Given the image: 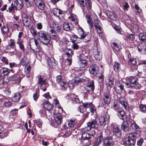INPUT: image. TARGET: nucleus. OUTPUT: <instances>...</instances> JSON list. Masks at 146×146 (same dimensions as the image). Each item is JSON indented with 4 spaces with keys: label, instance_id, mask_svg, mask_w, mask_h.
<instances>
[{
    "label": "nucleus",
    "instance_id": "1",
    "mask_svg": "<svg viewBox=\"0 0 146 146\" xmlns=\"http://www.w3.org/2000/svg\"><path fill=\"white\" fill-rule=\"evenodd\" d=\"M80 7L82 9L84 14L86 15L85 18L87 20V22L89 26L90 29L93 28V25L92 20L91 18L92 14L94 13L92 10V3L91 1H84V0H78Z\"/></svg>",
    "mask_w": 146,
    "mask_h": 146
},
{
    "label": "nucleus",
    "instance_id": "2",
    "mask_svg": "<svg viewBox=\"0 0 146 146\" xmlns=\"http://www.w3.org/2000/svg\"><path fill=\"white\" fill-rule=\"evenodd\" d=\"M109 120L110 117L108 115H104L98 118H96L95 119L87 123V127L85 128V130L89 131L92 128H94L98 125L104 127L109 123Z\"/></svg>",
    "mask_w": 146,
    "mask_h": 146
},
{
    "label": "nucleus",
    "instance_id": "3",
    "mask_svg": "<svg viewBox=\"0 0 146 146\" xmlns=\"http://www.w3.org/2000/svg\"><path fill=\"white\" fill-rule=\"evenodd\" d=\"M62 26L54 22L52 24V27L49 26L47 28L48 31L52 35V38H55L57 35L55 30L57 32H60L62 30Z\"/></svg>",
    "mask_w": 146,
    "mask_h": 146
},
{
    "label": "nucleus",
    "instance_id": "4",
    "mask_svg": "<svg viewBox=\"0 0 146 146\" xmlns=\"http://www.w3.org/2000/svg\"><path fill=\"white\" fill-rule=\"evenodd\" d=\"M38 34L40 42L45 45H48L50 40V37L48 33L45 31H41L38 33Z\"/></svg>",
    "mask_w": 146,
    "mask_h": 146
},
{
    "label": "nucleus",
    "instance_id": "5",
    "mask_svg": "<svg viewBox=\"0 0 146 146\" xmlns=\"http://www.w3.org/2000/svg\"><path fill=\"white\" fill-rule=\"evenodd\" d=\"M135 133L129 134L128 138L124 139L123 141V144L125 146L134 145L136 142V135Z\"/></svg>",
    "mask_w": 146,
    "mask_h": 146
},
{
    "label": "nucleus",
    "instance_id": "6",
    "mask_svg": "<svg viewBox=\"0 0 146 146\" xmlns=\"http://www.w3.org/2000/svg\"><path fill=\"white\" fill-rule=\"evenodd\" d=\"M80 31L79 33V38L84 39V41L87 42L90 41L91 39V36L90 34H86L85 33L83 29L81 28L80 29Z\"/></svg>",
    "mask_w": 146,
    "mask_h": 146
},
{
    "label": "nucleus",
    "instance_id": "7",
    "mask_svg": "<svg viewBox=\"0 0 146 146\" xmlns=\"http://www.w3.org/2000/svg\"><path fill=\"white\" fill-rule=\"evenodd\" d=\"M103 99L105 104L108 105L110 104L111 99V95L109 90H106L103 96Z\"/></svg>",
    "mask_w": 146,
    "mask_h": 146
},
{
    "label": "nucleus",
    "instance_id": "8",
    "mask_svg": "<svg viewBox=\"0 0 146 146\" xmlns=\"http://www.w3.org/2000/svg\"><path fill=\"white\" fill-rule=\"evenodd\" d=\"M30 48L32 50L35 52H39L41 50V48L39 46L37 40L34 39V43H30L29 44Z\"/></svg>",
    "mask_w": 146,
    "mask_h": 146
},
{
    "label": "nucleus",
    "instance_id": "9",
    "mask_svg": "<svg viewBox=\"0 0 146 146\" xmlns=\"http://www.w3.org/2000/svg\"><path fill=\"white\" fill-rule=\"evenodd\" d=\"M89 71L90 74L95 76L100 73L98 66L95 64H92L90 66Z\"/></svg>",
    "mask_w": 146,
    "mask_h": 146
},
{
    "label": "nucleus",
    "instance_id": "10",
    "mask_svg": "<svg viewBox=\"0 0 146 146\" xmlns=\"http://www.w3.org/2000/svg\"><path fill=\"white\" fill-rule=\"evenodd\" d=\"M114 90L117 94H121L125 91L124 89V85L119 81L115 84L114 87Z\"/></svg>",
    "mask_w": 146,
    "mask_h": 146
},
{
    "label": "nucleus",
    "instance_id": "11",
    "mask_svg": "<svg viewBox=\"0 0 146 146\" xmlns=\"http://www.w3.org/2000/svg\"><path fill=\"white\" fill-rule=\"evenodd\" d=\"M113 134L116 138L120 137L121 135V133L118 125L116 124L112 125Z\"/></svg>",
    "mask_w": 146,
    "mask_h": 146
},
{
    "label": "nucleus",
    "instance_id": "12",
    "mask_svg": "<svg viewBox=\"0 0 146 146\" xmlns=\"http://www.w3.org/2000/svg\"><path fill=\"white\" fill-rule=\"evenodd\" d=\"M82 82V81L81 80L80 78L78 77H76L69 82L68 86L70 88L72 89L76 85Z\"/></svg>",
    "mask_w": 146,
    "mask_h": 146
},
{
    "label": "nucleus",
    "instance_id": "13",
    "mask_svg": "<svg viewBox=\"0 0 146 146\" xmlns=\"http://www.w3.org/2000/svg\"><path fill=\"white\" fill-rule=\"evenodd\" d=\"M8 44V46L10 47L9 50H11V51L9 52V53L13 54H14L15 51L16 50V48L15 47V40L14 39H11L9 41Z\"/></svg>",
    "mask_w": 146,
    "mask_h": 146
},
{
    "label": "nucleus",
    "instance_id": "14",
    "mask_svg": "<svg viewBox=\"0 0 146 146\" xmlns=\"http://www.w3.org/2000/svg\"><path fill=\"white\" fill-rule=\"evenodd\" d=\"M21 77L18 74H15L9 77L10 81H15L17 83H19L20 82L22 78L24 77L23 75H22Z\"/></svg>",
    "mask_w": 146,
    "mask_h": 146
},
{
    "label": "nucleus",
    "instance_id": "15",
    "mask_svg": "<svg viewBox=\"0 0 146 146\" xmlns=\"http://www.w3.org/2000/svg\"><path fill=\"white\" fill-rule=\"evenodd\" d=\"M78 109L80 113V115L82 116L83 119L85 120L88 117L89 112H87L86 109L82 106H80Z\"/></svg>",
    "mask_w": 146,
    "mask_h": 146
},
{
    "label": "nucleus",
    "instance_id": "16",
    "mask_svg": "<svg viewBox=\"0 0 146 146\" xmlns=\"http://www.w3.org/2000/svg\"><path fill=\"white\" fill-rule=\"evenodd\" d=\"M23 0H14V6L16 10H21L23 6Z\"/></svg>",
    "mask_w": 146,
    "mask_h": 146
},
{
    "label": "nucleus",
    "instance_id": "17",
    "mask_svg": "<svg viewBox=\"0 0 146 146\" xmlns=\"http://www.w3.org/2000/svg\"><path fill=\"white\" fill-rule=\"evenodd\" d=\"M114 78L111 77H108L105 79V82L107 87L110 88V90L113 85Z\"/></svg>",
    "mask_w": 146,
    "mask_h": 146
},
{
    "label": "nucleus",
    "instance_id": "18",
    "mask_svg": "<svg viewBox=\"0 0 146 146\" xmlns=\"http://www.w3.org/2000/svg\"><path fill=\"white\" fill-rule=\"evenodd\" d=\"M86 85L85 87V89L88 91H91V93L93 92L95 88L93 81H91Z\"/></svg>",
    "mask_w": 146,
    "mask_h": 146
},
{
    "label": "nucleus",
    "instance_id": "19",
    "mask_svg": "<svg viewBox=\"0 0 146 146\" xmlns=\"http://www.w3.org/2000/svg\"><path fill=\"white\" fill-rule=\"evenodd\" d=\"M103 142L105 146H111L113 144V139L112 137L107 136L103 140Z\"/></svg>",
    "mask_w": 146,
    "mask_h": 146
},
{
    "label": "nucleus",
    "instance_id": "20",
    "mask_svg": "<svg viewBox=\"0 0 146 146\" xmlns=\"http://www.w3.org/2000/svg\"><path fill=\"white\" fill-rule=\"evenodd\" d=\"M81 138L83 139L88 141V143L87 144L88 145H89L90 143V142L91 141L90 135L88 133L86 132L83 131L82 133Z\"/></svg>",
    "mask_w": 146,
    "mask_h": 146
},
{
    "label": "nucleus",
    "instance_id": "21",
    "mask_svg": "<svg viewBox=\"0 0 146 146\" xmlns=\"http://www.w3.org/2000/svg\"><path fill=\"white\" fill-rule=\"evenodd\" d=\"M119 101L120 103L123 106L125 109L128 110L129 109L128 104L126 102L125 97H120L119 99Z\"/></svg>",
    "mask_w": 146,
    "mask_h": 146
},
{
    "label": "nucleus",
    "instance_id": "22",
    "mask_svg": "<svg viewBox=\"0 0 146 146\" xmlns=\"http://www.w3.org/2000/svg\"><path fill=\"white\" fill-rule=\"evenodd\" d=\"M34 2L39 9L42 10L44 9L45 5L42 0H34Z\"/></svg>",
    "mask_w": 146,
    "mask_h": 146
},
{
    "label": "nucleus",
    "instance_id": "23",
    "mask_svg": "<svg viewBox=\"0 0 146 146\" xmlns=\"http://www.w3.org/2000/svg\"><path fill=\"white\" fill-rule=\"evenodd\" d=\"M105 14L109 19L113 21L116 20V15L113 12L108 11L106 12Z\"/></svg>",
    "mask_w": 146,
    "mask_h": 146
},
{
    "label": "nucleus",
    "instance_id": "24",
    "mask_svg": "<svg viewBox=\"0 0 146 146\" xmlns=\"http://www.w3.org/2000/svg\"><path fill=\"white\" fill-rule=\"evenodd\" d=\"M54 120L58 125H60L62 121V117L61 115L58 113L55 115L54 117Z\"/></svg>",
    "mask_w": 146,
    "mask_h": 146
},
{
    "label": "nucleus",
    "instance_id": "25",
    "mask_svg": "<svg viewBox=\"0 0 146 146\" xmlns=\"http://www.w3.org/2000/svg\"><path fill=\"white\" fill-rule=\"evenodd\" d=\"M1 102H3L6 108H9L12 105V103L9 100L3 97L2 96H1Z\"/></svg>",
    "mask_w": 146,
    "mask_h": 146
},
{
    "label": "nucleus",
    "instance_id": "26",
    "mask_svg": "<svg viewBox=\"0 0 146 146\" xmlns=\"http://www.w3.org/2000/svg\"><path fill=\"white\" fill-rule=\"evenodd\" d=\"M38 81L37 84L40 85V87L46 84V80L44 78V76L39 75L38 76Z\"/></svg>",
    "mask_w": 146,
    "mask_h": 146
},
{
    "label": "nucleus",
    "instance_id": "27",
    "mask_svg": "<svg viewBox=\"0 0 146 146\" xmlns=\"http://www.w3.org/2000/svg\"><path fill=\"white\" fill-rule=\"evenodd\" d=\"M70 96V99L74 101V102L76 103H80V100L78 99V97L77 96H76L74 93H72L69 94L68 95V96Z\"/></svg>",
    "mask_w": 146,
    "mask_h": 146
},
{
    "label": "nucleus",
    "instance_id": "28",
    "mask_svg": "<svg viewBox=\"0 0 146 146\" xmlns=\"http://www.w3.org/2000/svg\"><path fill=\"white\" fill-rule=\"evenodd\" d=\"M33 19V15L32 14L31 16H30L29 18L23 20L22 21L24 25L26 27H29L31 25L30 20Z\"/></svg>",
    "mask_w": 146,
    "mask_h": 146
},
{
    "label": "nucleus",
    "instance_id": "29",
    "mask_svg": "<svg viewBox=\"0 0 146 146\" xmlns=\"http://www.w3.org/2000/svg\"><path fill=\"white\" fill-rule=\"evenodd\" d=\"M117 115L120 119L124 121V118L125 116V113L123 109L117 112Z\"/></svg>",
    "mask_w": 146,
    "mask_h": 146
},
{
    "label": "nucleus",
    "instance_id": "30",
    "mask_svg": "<svg viewBox=\"0 0 146 146\" xmlns=\"http://www.w3.org/2000/svg\"><path fill=\"white\" fill-rule=\"evenodd\" d=\"M44 108L48 111L52 110L53 108V106L49 102H45L43 103Z\"/></svg>",
    "mask_w": 146,
    "mask_h": 146
},
{
    "label": "nucleus",
    "instance_id": "31",
    "mask_svg": "<svg viewBox=\"0 0 146 146\" xmlns=\"http://www.w3.org/2000/svg\"><path fill=\"white\" fill-rule=\"evenodd\" d=\"M80 61L78 62L80 68H83L87 66L88 63L87 61L81 59L79 57Z\"/></svg>",
    "mask_w": 146,
    "mask_h": 146
},
{
    "label": "nucleus",
    "instance_id": "32",
    "mask_svg": "<svg viewBox=\"0 0 146 146\" xmlns=\"http://www.w3.org/2000/svg\"><path fill=\"white\" fill-rule=\"evenodd\" d=\"M64 53L67 57H72L74 52L71 49L67 48L65 50Z\"/></svg>",
    "mask_w": 146,
    "mask_h": 146
},
{
    "label": "nucleus",
    "instance_id": "33",
    "mask_svg": "<svg viewBox=\"0 0 146 146\" xmlns=\"http://www.w3.org/2000/svg\"><path fill=\"white\" fill-rule=\"evenodd\" d=\"M52 12L54 15L58 17L59 15L63 14L64 11L57 8H54L52 10Z\"/></svg>",
    "mask_w": 146,
    "mask_h": 146
},
{
    "label": "nucleus",
    "instance_id": "34",
    "mask_svg": "<svg viewBox=\"0 0 146 146\" xmlns=\"http://www.w3.org/2000/svg\"><path fill=\"white\" fill-rule=\"evenodd\" d=\"M21 98L20 94L19 93H16L14 94L13 97L12 98V100L14 102H18Z\"/></svg>",
    "mask_w": 146,
    "mask_h": 146
},
{
    "label": "nucleus",
    "instance_id": "35",
    "mask_svg": "<svg viewBox=\"0 0 146 146\" xmlns=\"http://www.w3.org/2000/svg\"><path fill=\"white\" fill-rule=\"evenodd\" d=\"M95 58L98 60H100L102 59V52L98 50L95 52L94 54Z\"/></svg>",
    "mask_w": 146,
    "mask_h": 146
},
{
    "label": "nucleus",
    "instance_id": "36",
    "mask_svg": "<svg viewBox=\"0 0 146 146\" xmlns=\"http://www.w3.org/2000/svg\"><path fill=\"white\" fill-rule=\"evenodd\" d=\"M121 129L125 132H127L129 129L128 125L127 122L126 121H124L121 125Z\"/></svg>",
    "mask_w": 146,
    "mask_h": 146
},
{
    "label": "nucleus",
    "instance_id": "37",
    "mask_svg": "<svg viewBox=\"0 0 146 146\" xmlns=\"http://www.w3.org/2000/svg\"><path fill=\"white\" fill-rule=\"evenodd\" d=\"M15 7L13 5V3H12L10 6L8 7V9L6 10V11L10 13L13 14L15 12Z\"/></svg>",
    "mask_w": 146,
    "mask_h": 146
},
{
    "label": "nucleus",
    "instance_id": "38",
    "mask_svg": "<svg viewBox=\"0 0 146 146\" xmlns=\"http://www.w3.org/2000/svg\"><path fill=\"white\" fill-rule=\"evenodd\" d=\"M138 36L139 39L142 42H144L146 40V34L144 33H140Z\"/></svg>",
    "mask_w": 146,
    "mask_h": 146
},
{
    "label": "nucleus",
    "instance_id": "39",
    "mask_svg": "<svg viewBox=\"0 0 146 146\" xmlns=\"http://www.w3.org/2000/svg\"><path fill=\"white\" fill-rule=\"evenodd\" d=\"M127 80L130 83L133 84L137 82V78L136 77L132 76L128 77Z\"/></svg>",
    "mask_w": 146,
    "mask_h": 146
},
{
    "label": "nucleus",
    "instance_id": "40",
    "mask_svg": "<svg viewBox=\"0 0 146 146\" xmlns=\"http://www.w3.org/2000/svg\"><path fill=\"white\" fill-rule=\"evenodd\" d=\"M113 69L115 71L118 72L120 69V64L118 62L115 63L113 65Z\"/></svg>",
    "mask_w": 146,
    "mask_h": 146
},
{
    "label": "nucleus",
    "instance_id": "41",
    "mask_svg": "<svg viewBox=\"0 0 146 146\" xmlns=\"http://www.w3.org/2000/svg\"><path fill=\"white\" fill-rule=\"evenodd\" d=\"M130 129L132 130L137 131L139 129V126L135 123H131L130 127Z\"/></svg>",
    "mask_w": 146,
    "mask_h": 146
},
{
    "label": "nucleus",
    "instance_id": "42",
    "mask_svg": "<svg viewBox=\"0 0 146 146\" xmlns=\"http://www.w3.org/2000/svg\"><path fill=\"white\" fill-rule=\"evenodd\" d=\"M142 44H139L137 46V48L138 49V51L141 54H143L144 53L145 51L146 50V49L145 48H143V47H142Z\"/></svg>",
    "mask_w": 146,
    "mask_h": 146
},
{
    "label": "nucleus",
    "instance_id": "43",
    "mask_svg": "<svg viewBox=\"0 0 146 146\" xmlns=\"http://www.w3.org/2000/svg\"><path fill=\"white\" fill-rule=\"evenodd\" d=\"M1 30L2 34L4 35L7 34L9 32V28L5 26H3L1 28Z\"/></svg>",
    "mask_w": 146,
    "mask_h": 146
},
{
    "label": "nucleus",
    "instance_id": "44",
    "mask_svg": "<svg viewBox=\"0 0 146 146\" xmlns=\"http://www.w3.org/2000/svg\"><path fill=\"white\" fill-rule=\"evenodd\" d=\"M63 27L64 30L68 31L71 29L70 26L69 25V23L68 22H65L63 24Z\"/></svg>",
    "mask_w": 146,
    "mask_h": 146
},
{
    "label": "nucleus",
    "instance_id": "45",
    "mask_svg": "<svg viewBox=\"0 0 146 146\" xmlns=\"http://www.w3.org/2000/svg\"><path fill=\"white\" fill-rule=\"evenodd\" d=\"M96 76L98 78V82L99 83H102L104 80L103 74L102 73H100Z\"/></svg>",
    "mask_w": 146,
    "mask_h": 146
},
{
    "label": "nucleus",
    "instance_id": "46",
    "mask_svg": "<svg viewBox=\"0 0 146 146\" xmlns=\"http://www.w3.org/2000/svg\"><path fill=\"white\" fill-rule=\"evenodd\" d=\"M24 42L23 41H21L20 42H17V43L19 45V47L20 49L24 52L25 50V48L23 44Z\"/></svg>",
    "mask_w": 146,
    "mask_h": 146
},
{
    "label": "nucleus",
    "instance_id": "47",
    "mask_svg": "<svg viewBox=\"0 0 146 146\" xmlns=\"http://www.w3.org/2000/svg\"><path fill=\"white\" fill-rule=\"evenodd\" d=\"M27 62V58L26 56H24L20 61L21 65L24 66L26 65Z\"/></svg>",
    "mask_w": 146,
    "mask_h": 146
},
{
    "label": "nucleus",
    "instance_id": "48",
    "mask_svg": "<svg viewBox=\"0 0 146 146\" xmlns=\"http://www.w3.org/2000/svg\"><path fill=\"white\" fill-rule=\"evenodd\" d=\"M0 73L1 74H3L5 76L8 74L9 72L7 68H3L0 70Z\"/></svg>",
    "mask_w": 146,
    "mask_h": 146
},
{
    "label": "nucleus",
    "instance_id": "49",
    "mask_svg": "<svg viewBox=\"0 0 146 146\" xmlns=\"http://www.w3.org/2000/svg\"><path fill=\"white\" fill-rule=\"evenodd\" d=\"M126 38L127 40L133 41L135 39V36L132 34H128L126 35Z\"/></svg>",
    "mask_w": 146,
    "mask_h": 146
},
{
    "label": "nucleus",
    "instance_id": "50",
    "mask_svg": "<svg viewBox=\"0 0 146 146\" xmlns=\"http://www.w3.org/2000/svg\"><path fill=\"white\" fill-rule=\"evenodd\" d=\"M31 32L33 36H36L37 35V32L35 28L33 26H31L30 29Z\"/></svg>",
    "mask_w": 146,
    "mask_h": 146
},
{
    "label": "nucleus",
    "instance_id": "51",
    "mask_svg": "<svg viewBox=\"0 0 146 146\" xmlns=\"http://www.w3.org/2000/svg\"><path fill=\"white\" fill-rule=\"evenodd\" d=\"M76 121L75 120H70V121H69L68 123L69 127L70 128L73 127L76 124Z\"/></svg>",
    "mask_w": 146,
    "mask_h": 146
},
{
    "label": "nucleus",
    "instance_id": "52",
    "mask_svg": "<svg viewBox=\"0 0 146 146\" xmlns=\"http://www.w3.org/2000/svg\"><path fill=\"white\" fill-rule=\"evenodd\" d=\"M39 96V91L38 90V91L36 90V92L33 94V99L35 101H36Z\"/></svg>",
    "mask_w": 146,
    "mask_h": 146
},
{
    "label": "nucleus",
    "instance_id": "53",
    "mask_svg": "<svg viewBox=\"0 0 146 146\" xmlns=\"http://www.w3.org/2000/svg\"><path fill=\"white\" fill-rule=\"evenodd\" d=\"M34 123L39 128H41L42 127V122L40 119H37L35 120Z\"/></svg>",
    "mask_w": 146,
    "mask_h": 146
},
{
    "label": "nucleus",
    "instance_id": "54",
    "mask_svg": "<svg viewBox=\"0 0 146 146\" xmlns=\"http://www.w3.org/2000/svg\"><path fill=\"white\" fill-rule=\"evenodd\" d=\"M111 46L116 51H119L120 50V48L119 47L116 43L113 42L111 45Z\"/></svg>",
    "mask_w": 146,
    "mask_h": 146
},
{
    "label": "nucleus",
    "instance_id": "55",
    "mask_svg": "<svg viewBox=\"0 0 146 146\" xmlns=\"http://www.w3.org/2000/svg\"><path fill=\"white\" fill-rule=\"evenodd\" d=\"M89 109L90 111L91 112L92 114H93L96 111V107L94 105L92 104L90 106Z\"/></svg>",
    "mask_w": 146,
    "mask_h": 146
},
{
    "label": "nucleus",
    "instance_id": "56",
    "mask_svg": "<svg viewBox=\"0 0 146 146\" xmlns=\"http://www.w3.org/2000/svg\"><path fill=\"white\" fill-rule=\"evenodd\" d=\"M140 110L144 113H146V106L143 104H140L139 106Z\"/></svg>",
    "mask_w": 146,
    "mask_h": 146
},
{
    "label": "nucleus",
    "instance_id": "57",
    "mask_svg": "<svg viewBox=\"0 0 146 146\" xmlns=\"http://www.w3.org/2000/svg\"><path fill=\"white\" fill-rule=\"evenodd\" d=\"M9 134V133L8 131L0 133V137L1 139H3L7 137Z\"/></svg>",
    "mask_w": 146,
    "mask_h": 146
},
{
    "label": "nucleus",
    "instance_id": "58",
    "mask_svg": "<svg viewBox=\"0 0 146 146\" xmlns=\"http://www.w3.org/2000/svg\"><path fill=\"white\" fill-rule=\"evenodd\" d=\"M24 1L27 6L29 7L33 4V2L34 1V0H24Z\"/></svg>",
    "mask_w": 146,
    "mask_h": 146
},
{
    "label": "nucleus",
    "instance_id": "59",
    "mask_svg": "<svg viewBox=\"0 0 146 146\" xmlns=\"http://www.w3.org/2000/svg\"><path fill=\"white\" fill-rule=\"evenodd\" d=\"M113 107L114 110L117 112L122 109V108H119L118 105L115 103H114Z\"/></svg>",
    "mask_w": 146,
    "mask_h": 146
},
{
    "label": "nucleus",
    "instance_id": "60",
    "mask_svg": "<svg viewBox=\"0 0 146 146\" xmlns=\"http://www.w3.org/2000/svg\"><path fill=\"white\" fill-rule=\"evenodd\" d=\"M72 42L73 43L72 47L74 49L77 50L79 48V46L77 44L76 42H75L73 40L72 41Z\"/></svg>",
    "mask_w": 146,
    "mask_h": 146
},
{
    "label": "nucleus",
    "instance_id": "61",
    "mask_svg": "<svg viewBox=\"0 0 146 146\" xmlns=\"http://www.w3.org/2000/svg\"><path fill=\"white\" fill-rule=\"evenodd\" d=\"M132 87H133V89L135 88L137 89H140L141 88V86L140 84L137 82L134 84L133 85V86Z\"/></svg>",
    "mask_w": 146,
    "mask_h": 146
},
{
    "label": "nucleus",
    "instance_id": "62",
    "mask_svg": "<svg viewBox=\"0 0 146 146\" xmlns=\"http://www.w3.org/2000/svg\"><path fill=\"white\" fill-rule=\"evenodd\" d=\"M92 104V102H86L83 103L82 106L86 109L88 108H89Z\"/></svg>",
    "mask_w": 146,
    "mask_h": 146
},
{
    "label": "nucleus",
    "instance_id": "63",
    "mask_svg": "<svg viewBox=\"0 0 146 146\" xmlns=\"http://www.w3.org/2000/svg\"><path fill=\"white\" fill-rule=\"evenodd\" d=\"M103 139V133H102L101 132L100 133V136L98 137L97 141L101 143Z\"/></svg>",
    "mask_w": 146,
    "mask_h": 146
},
{
    "label": "nucleus",
    "instance_id": "64",
    "mask_svg": "<svg viewBox=\"0 0 146 146\" xmlns=\"http://www.w3.org/2000/svg\"><path fill=\"white\" fill-rule=\"evenodd\" d=\"M137 75L140 78H146V74L144 71L139 72Z\"/></svg>",
    "mask_w": 146,
    "mask_h": 146
}]
</instances>
